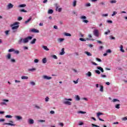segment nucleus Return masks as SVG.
<instances>
[{
  "label": "nucleus",
  "instance_id": "f257e3e1",
  "mask_svg": "<svg viewBox=\"0 0 127 127\" xmlns=\"http://www.w3.org/2000/svg\"><path fill=\"white\" fill-rule=\"evenodd\" d=\"M32 39V37L28 36L26 38L22 39L20 38L18 41V44H21V43H27L29 40H31Z\"/></svg>",
  "mask_w": 127,
  "mask_h": 127
},
{
  "label": "nucleus",
  "instance_id": "f03ea898",
  "mask_svg": "<svg viewBox=\"0 0 127 127\" xmlns=\"http://www.w3.org/2000/svg\"><path fill=\"white\" fill-rule=\"evenodd\" d=\"M64 101L63 102V104H64V105H67L68 106H71V105H72V103H71V102L70 101H72V99L71 98H65L64 99Z\"/></svg>",
  "mask_w": 127,
  "mask_h": 127
},
{
  "label": "nucleus",
  "instance_id": "7ed1b4c3",
  "mask_svg": "<svg viewBox=\"0 0 127 127\" xmlns=\"http://www.w3.org/2000/svg\"><path fill=\"white\" fill-rule=\"evenodd\" d=\"M9 101L8 99H3L2 102L0 103V106H7V104L6 103Z\"/></svg>",
  "mask_w": 127,
  "mask_h": 127
},
{
  "label": "nucleus",
  "instance_id": "20e7f679",
  "mask_svg": "<svg viewBox=\"0 0 127 127\" xmlns=\"http://www.w3.org/2000/svg\"><path fill=\"white\" fill-rule=\"evenodd\" d=\"M93 32L94 36H96V37H99L100 33H99V30L98 29H95Z\"/></svg>",
  "mask_w": 127,
  "mask_h": 127
},
{
  "label": "nucleus",
  "instance_id": "39448f33",
  "mask_svg": "<svg viewBox=\"0 0 127 127\" xmlns=\"http://www.w3.org/2000/svg\"><path fill=\"white\" fill-rule=\"evenodd\" d=\"M11 126V127H14L15 124H13V121H10L9 123H4L3 124V126Z\"/></svg>",
  "mask_w": 127,
  "mask_h": 127
},
{
  "label": "nucleus",
  "instance_id": "423d86ee",
  "mask_svg": "<svg viewBox=\"0 0 127 127\" xmlns=\"http://www.w3.org/2000/svg\"><path fill=\"white\" fill-rule=\"evenodd\" d=\"M102 115H103V113H102L101 112L97 113V117L98 120H99V121H101V122H104V120L100 118V116H102Z\"/></svg>",
  "mask_w": 127,
  "mask_h": 127
},
{
  "label": "nucleus",
  "instance_id": "0eeeda50",
  "mask_svg": "<svg viewBox=\"0 0 127 127\" xmlns=\"http://www.w3.org/2000/svg\"><path fill=\"white\" fill-rule=\"evenodd\" d=\"M43 79H44V80H51V79H52V77L48 76L47 75H43Z\"/></svg>",
  "mask_w": 127,
  "mask_h": 127
},
{
  "label": "nucleus",
  "instance_id": "6e6552de",
  "mask_svg": "<svg viewBox=\"0 0 127 127\" xmlns=\"http://www.w3.org/2000/svg\"><path fill=\"white\" fill-rule=\"evenodd\" d=\"M30 31L31 32H34V33H39V30L34 28L31 29Z\"/></svg>",
  "mask_w": 127,
  "mask_h": 127
},
{
  "label": "nucleus",
  "instance_id": "1a4fd4ad",
  "mask_svg": "<svg viewBox=\"0 0 127 127\" xmlns=\"http://www.w3.org/2000/svg\"><path fill=\"white\" fill-rule=\"evenodd\" d=\"M13 7V4H11V3H9L7 5V9H11V8H12Z\"/></svg>",
  "mask_w": 127,
  "mask_h": 127
},
{
  "label": "nucleus",
  "instance_id": "9d476101",
  "mask_svg": "<svg viewBox=\"0 0 127 127\" xmlns=\"http://www.w3.org/2000/svg\"><path fill=\"white\" fill-rule=\"evenodd\" d=\"M15 118L17 121H21L22 120V117L19 116H16Z\"/></svg>",
  "mask_w": 127,
  "mask_h": 127
},
{
  "label": "nucleus",
  "instance_id": "9b49d317",
  "mask_svg": "<svg viewBox=\"0 0 127 127\" xmlns=\"http://www.w3.org/2000/svg\"><path fill=\"white\" fill-rule=\"evenodd\" d=\"M32 20V17H30L29 19H28L27 20L25 21V24H27V23H29V22H30L31 20Z\"/></svg>",
  "mask_w": 127,
  "mask_h": 127
},
{
  "label": "nucleus",
  "instance_id": "f8f14e48",
  "mask_svg": "<svg viewBox=\"0 0 127 127\" xmlns=\"http://www.w3.org/2000/svg\"><path fill=\"white\" fill-rule=\"evenodd\" d=\"M76 5H77V0H74L72 2V6L73 7H76Z\"/></svg>",
  "mask_w": 127,
  "mask_h": 127
},
{
  "label": "nucleus",
  "instance_id": "ddd939ff",
  "mask_svg": "<svg viewBox=\"0 0 127 127\" xmlns=\"http://www.w3.org/2000/svg\"><path fill=\"white\" fill-rule=\"evenodd\" d=\"M28 123L30 125H33V124H34V120H33V119H29Z\"/></svg>",
  "mask_w": 127,
  "mask_h": 127
},
{
  "label": "nucleus",
  "instance_id": "4468645a",
  "mask_svg": "<svg viewBox=\"0 0 127 127\" xmlns=\"http://www.w3.org/2000/svg\"><path fill=\"white\" fill-rule=\"evenodd\" d=\"M97 69H98V70H100V71H101V72H102V73H104V69L102 67L97 66Z\"/></svg>",
  "mask_w": 127,
  "mask_h": 127
},
{
  "label": "nucleus",
  "instance_id": "2eb2a0df",
  "mask_svg": "<svg viewBox=\"0 0 127 127\" xmlns=\"http://www.w3.org/2000/svg\"><path fill=\"white\" fill-rule=\"evenodd\" d=\"M42 48H43V49L46 51H49V49H48L46 46H42Z\"/></svg>",
  "mask_w": 127,
  "mask_h": 127
},
{
  "label": "nucleus",
  "instance_id": "dca6fc26",
  "mask_svg": "<svg viewBox=\"0 0 127 127\" xmlns=\"http://www.w3.org/2000/svg\"><path fill=\"white\" fill-rule=\"evenodd\" d=\"M19 27V25H16V26H12V29L13 30H14V29H17Z\"/></svg>",
  "mask_w": 127,
  "mask_h": 127
},
{
  "label": "nucleus",
  "instance_id": "f3484780",
  "mask_svg": "<svg viewBox=\"0 0 127 127\" xmlns=\"http://www.w3.org/2000/svg\"><path fill=\"white\" fill-rule=\"evenodd\" d=\"M47 62V59H46V58H44L42 59V63H43V64H45V63H46Z\"/></svg>",
  "mask_w": 127,
  "mask_h": 127
},
{
  "label": "nucleus",
  "instance_id": "a211bd4d",
  "mask_svg": "<svg viewBox=\"0 0 127 127\" xmlns=\"http://www.w3.org/2000/svg\"><path fill=\"white\" fill-rule=\"evenodd\" d=\"M124 46L123 45H121L120 46V51L123 52V53H125V51L124 50Z\"/></svg>",
  "mask_w": 127,
  "mask_h": 127
},
{
  "label": "nucleus",
  "instance_id": "6ab92c4d",
  "mask_svg": "<svg viewBox=\"0 0 127 127\" xmlns=\"http://www.w3.org/2000/svg\"><path fill=\"white\" fill-rule=\"evenodd\" d=\"M86 76H87V77H91V76H92V73L90 71H88L86 74Z\"/></svg>",
  "mask_w": 127,
  "mask_h": 127
},
{
  "label": "nucleus",
  "instance_id": "aec40b11",
  "mask_svg": "<svg viewBox=\"0 0 127 127\" xmlns=\"http://www.w3.org/2000/svg\"><path fill=\"white\" fill-rule=\"evenodd\" d=\"M35 42H36V39L34 38L30 42V43H31V44H35Z\"/></svg>",
  "mask_w": 127,
  "mask_h": 127
},
{
  "label": "nucleus",
  "instance_id": "412c9836",
  "mask_svg": "<svg viewBox=\"0 0 127 127\" xmlns=\"http://www.w3.org/2000/svg\"><path fill=\"white\" fill-rule=\"evenodd\" d=\"M65 54V51H64V48L62 49V52L60 53V55H64Z\"/></svg>",
  "mask_w": 127,
  "mask_h": 127
},
{
  "label": "nucleus",
  "instance_id": "4be33fe9",
  "mask_svg": "<svg viewBox=\"0 0 127 127\" xmlns=\"http://www.w3.org/2000/svg\"><path fill=\"white\" fill-rule=\"evenodd\" d=\"M85 54L87 55V56H92V54L89 52L85 51Z\"/></svg>",
  "mask_w": 127,
  "mask_h": 127
},
{
  "label": "nucleus",
  "instance_id": "5701e85b",
  "mask_svg": "<svg viewBox=\"0 0 127 127\" xmlns=\"http://www.w3.org/2000/svg\"><path fill=\"white\" fill-rule=\"evenodd\" d=\"M64 40H65V39H64V38H60L58 39V41L60 43H61V42H63V41H64Z\"/></svg>",
  "mask_w": 127,
  "mask_h": 127
},
{
  "label": "nucleus",
  "instance_id": "b1692460",
  "mask_svg": "<svg viewBox=\"0 0 127 127\" xmlns=\"http://www.w3.org/2000/svg\"><path fill=\"white\" fill-rule=\"evenodd\" d=\"M21 78L22 80H27V79H28V77L25 76H21Z\"/></svg>",
  "mask_w": 127,
  "mask_h": 127
},
{
  "label": "nucleus",
  "instance_id": "393cba45",
  "mask_svg": "<svg viewBox=\"0 0 127 127\" xmlns=\"http://www.w3.org/2000/svg\"><path fill=\"white\" fill-rule=\"evenodd\" d=\"M6 57L7 59L9 60L10 59V58H11V55L10 54H8Z\"/></svg>",
  "mask_w": 127,
  "mask_h": 127
},
{
  "label": "nucleus",
  "instance_id": "a878e982",
  "mask_svg": "<svg viewBox=\"0 0 127 127\" xmlns=\"http://www.w3.org/2000/svg\"><path fill=\"white\" fill-rule=\"evenodd\" d=\"M109 33H111V30H107V31L104 32L105 35H108Z\"/></svg>",
  "mask_w": 127,
  "mask_h": 127
},
{
  "label": "nucleus",
  "instance_id": "bb28decb",
  "mask_svg": "<svg viewBox=\"0 0 127 127\" xmlns=\"http://www.w3.org/2000/svg\"><path fill=\"white\" fill-rule=\"evenodd\" d=\"M53 10L52 9H49L48 11V13L49 14H52V13H53Z\"/></svg>",
  "mask_w": 127,
  "mask_h": 127
},
{
  "label": "nucleus",
  "instance_id": "cd10ccee",
  "mask_svg": "<svg viewBox=\"0 0 127 127\" xmlns=\"http://www.w3.org/2000/svg\"><path fill=\"white\" fill-rule=\"evenodd\" d=\"M25 6H26V4H20L18 6V7H25Z\"/></svg>",
  "mask_w": 127,
  "mask_h": 127
},
{
  "label": "nucleus",
  "instance_id": "c85d7f7f",
  "mask_svg": "<svg viewBox=\"0 0 127 127\" xmlns=\"http://www.w3.org/2000/svg\"><path fill=\"white\" fill-rule=\"evenodd\" d=\"M100 92H104V86L103 85H100Z\"/></svg>",
  "mask_w": 127,
  "mask_h": 127
},
{
  "label": "nucleus",
  "instance_id": "c756f323",
  "mask_svg": "<svg viewBox=\"0 0 127 127\" xmlns=\"http://www.w3.org/2000/svg\"><path fill=\"white\" fill-rule=\"evenodd\" d=\"M64 35L65 36H71V34H70V33H64Z\"/></svg>",
  "mask_w": 127,
  "mask_h": 127
},
{
  "label": "nucleus",
  "instance_id": "7c9ffc66",
  "mask_svg": "<svg viewBox=\"0 0 127 127\" xmlns=\"http://www.w3.org/2000/svg\"><path fill=\"white\" fill-rule=\"evenodd\" d=\"M19 22H15V23H14L12 25V26H14L15 25H18L19 24Z\"/></svg>",
  "mask_w": 127,
  "mask_h": 127
},
{
  "label": "nucleus",
  "instance_id": "2f4dec72",
  "mask_svg": "<svg viewBox=\"0 0 127 127\" xmlns=\"http://www.w3.org/2000/svg\"><path fill=\"white\" fill-rule=\"evenodd\" d=\"M75 100L76 101H80V96L79 95L75 96Z\"/></svg>",
  "mask_w": 127,
  "mask_h": 127
},
{
  "label": "nucleus",
  "instance_id": "473e14b6",
  "mask_svg": "<svg viewBox=\"0 0 127 127\" xmlns=\"http://www.w3.org/2000/svg\"><path fill=\"white\" fill-rule=\"evenodd\" d=\"M28 71H31L32 72L33 71H36V68H29Z\"/></svg>",
  "mask_w": 127,
  "mask_h": 127
},
{
  "label": "nucleus",
  "instance_id": "72a5a7b5",
  "mask_svg": "<svg viewBox=\"0 0 127 127\" xmlns=\"http://www.w3.org/2000/svg\"><path fill=\"white\" fill-rule=\"evenodd\" d=\"M77 114H81L82 115H83L84 114H86V112L80 111L77 112Z\"/></svg>",
  "mask_w": 127,
  "mask_h": 127
},
{
  "label": "nucleus",
  "instance_id": "f704fd0d",
  "mask_svg": "<svg viewBox=\"0 0 127 127\" xmlns=\"http://www.w3.org/2000/svg\"><path fill=\"white\" fill-rule=\"evenodd\" d=\"M20 12H27V11L24 9H20Z\"/></svg>",
  "mask_w": 127,
  "mask_h": 127
},
{
  "label": "nucleus",
  "instance_id": "c9c22d12",
  "mask_svg": "<svg viewBox=\"0 0 127 127\" xmlns=\"http://www.w3.org/2000/svg\"><path fill=\"white\" fill-rule=\"evenodd\" d=\"M112 102H113V103H115V102H120V100H119L118 99H114L112 100Z\"/></svg>",
  "mask_w": 127,
  "mask_h": 127
},
{
  "label": "nucleus",
  "instance_id": "e433bc0d",
  "mask_svg": "<svg viewBox=\"0 0 127 127\" xmlns=\"http://www.w3.org/2000/svg\"><path fill=\"white\" fill-rule=\"evenodd\" d=\"M5 118H7L8 119H11V118H12V116H11V115H6L5 116Z\"/></svg>",
  "mask_w": 127,
  "mask_h": 127
},
{
  "label": "nucleus",
  "instance_id": "4c0bfd02",
  "mask_svg": "<svg viewBox=\"0 0 127 127\" xmlns=\"http://www.w3.org/2000/svg\"><path fill=\"white\" fill-rule=\"evenodd\" d=\"M80 18L81 19H86L87 18V17H86V16L83 15L80 17Z\"/></svg>",
  "mask_w": 127,
  "mask_h": 127
},
{
  "label": "nucleus",
  "instance_id": "58836bf2",
  "mask_svg": "<svg viewBox=\"0 0 127 127\" xmlns=\"http://www.w3.org/2000/svg\"><path fill=\"white\" fill-rule=\"evenodd\" d=\"M117 2V0H112L110 1V3H116Z\"/></svg>",
  "mask_w": 127,
  "mask_h": 127
},
{
  "label": "nucleus",
  "instance_id": "ea45409f",
  "mask_svg": "<svg viewBox=\"0 0 127 127\" xmlns=\"http://www.w3.org/2000/svg\"><path fill=\"white\" fill-rule=\"evenodd\" d=\"M120 106H121L120 104H117L116 106H115V108L116 109H120L121 107H120Z\"/></svg>",
  "mask_w": 127,
  "mask_h": 127
},
{
  "label": "nucleus",
  "instance_id": "a19ab883",
  "mask_svg": "<svg viewBox=\"0 0 127 127\" xmlns=\"http://www.w3.org/2000/svg\"><path fill=\"white\" fill-rule=\"evenodd\" d=\"M117 13H118V12L114 11L113 13L112 14V16H115V15H116V14H117Z\"/></svg>",
  "mask_w": 127,
  "mask_h": 127
},
{
  "label": "nucleus",
  "instance_id": "79ce46f5",
  "mask_svg": "<svg viewBox=\"0 0 127 127\" xmlns=\"http://www.w3.org/2000/svg\"><path fill=\"white\" fill-rule=\"evenodd\" d=\"M30 84L32 85V86H35V82L33 81H31V82H30Z\"/></svg>",
  "mask_w": 127,
  "mask_h": 127
},
{
  "label": "nucleus",
  "instance_id": "37998d69",
  "mask_svg": "<svg viewBox=\"0 0 127 127\" xmlns=\"http://www.w3.org/2000/svg\"><path fill=\"white\" fill-rule=\"evenodd\" d=\"M96 61H98V62H102V60H101V59H99L98 58H96Z\"/></svg>",
  "mask_w": 127,
  "mask_h": 127
},
{
  "label": "nucleus",
  "instance_id": "c03bdc74",
  "mask_svg": "<svg viewBox=\"0 0 127 127\" xmlns=\"http://www.w3.org/2000/svg\"><path fill=\"white\" fill-rule=\"evenodd\" d=\"M14 51V49H10L8 50V52H13Z\"/></svg>",
  "mask_w": 127,
  "mask_h": 127
},
{
  "label": "nucleus",
  "instance_id": "a18cd8bd",
  "mask_svg": "<svg viewBox=\"0 0 127 127\" xmlns=\"http://www.w3.org/2000/svg\"><path fill=\"white\" fill-rule=\"evenodd\" d=\"M106 53H112V50L108 49L106 51Z\"/></svg>",
  "mask_w": 127,
  "mask_h": 127
},
{
  "label": "nucleus",
  "instance_id": "49530a36",
  "mask_svg": "<svg viewBox=\"0 0 127 127\" xmlns=\"http://www.w3.org/2000/svg\"><path fill=\"white\" fill-rule=\"evenodd\" d=\"M91 126H92V127H100L99 126L96 125H95V124H91Z\"/></svg>",
  "mask_w": 127,
  "mask_h": 127
},
{
  "label": "nucleus",
  "instance_id": "de8ad7c7",
  "mask_svg": "<svg viewBox=\"0 0 127 127\" xmlns=\"http://www.w3.org/2000/svg\"><path fill=\"white\" fill-rule=\"evenodd\" d=\"M102 16L104 17H106V16H109V13H106V14H103L102 15Z\"/></svg>",
  "mask_w": 127,
  "mask_h": 127
},
{
  "label": "nucleus",
  "instance_id": "09e8293b",
  "mask_svg": "<svg viewBox=\"0 0 127 127\" xmlns=\"http://www.w3.org/2000/svg\"><path fill=\"white\" fill-rule=\"evenodd\" d=\"M34 62L35 63H38V62H39V60L38 59H35V60H34Z\"/></svg>",
  "mask_w": 127,
  "mask_h": 127
},
{
  "label": "nucleus",
  "instance_id": "8fccbe9b",
  "mask_svg": "<svg viewBox=\"0 0 127 127\" xmlns=\"http://www.w3.org/2000/svg\"><path fill=\"white\" fill-rule=\"evenodd\" d=\"M52 57L53 58H54V59H58V58H57V56H56V55H54L52 56Z\"/></svg>",
  "mask_w": 127,
  "mask_h": 127
},
{
  "label": "nucleus",
  "instance_id": "3c124183",
  "mask_svg": "<svg viewBox=\"0 0 127 127\" xmlns=\"http://www.w3.org/2000/svg\"><path fill=\"white\" fill-rule=\"evenodd\" d=\"M10 62H11L12 63H15V60H14V59H12L10 60Z\"/></svg>",
  "mask_w": 127,
  "mask_h": 127
},
{
  "label": "nucleus",
  "instance_id": "603ef678",
  "mask_svg": "<svg viewBox=\"0 0 127 127\" xmlns=\"http://www.w3.org/2000/svg\"><path fill=\"white\" fill-rule=\"evenodd\" d=\"M14 52L15 54H19V51L18 50L14 51Z\"/></svg>",
  "mask_w": 127,
  "mask_h": 127
},
{
  "label": "nucleus",
  "instance_id": "864d4df0",
  "mask_svg": "<svg viewBox=\"0 0 127 127\" xmlns=\"http://www.w3.org/2000/svg\"><path fill=\"white\" fill-rule=\"evenodd\" d=\"M79 40H80V41H86V40H85V39L82 38H79Z\"/></svg>",
  "mask_w": 127,
  "mask_h": 127
},
{
  "label": "nucleus",
  "instance_id": "5fc2aeb1",
  "mask_svg": "<svg viewBox=\"0 0 127 127\" xmlns=\"http://www.w3.org/2000/svg\"><path fill=\"white\" fill-rule=\"evenodd\" d=\"M95 72H96L97 74H101V72H100V70H95Z\"/></svg>",
  "mask_w": 127,
  "mask_h": 127
},
{
  "label": "nucleus",
  "instance_id": "6e6d98bb",
  "mask_svg": "<svg viewBox=\"0 0 127 127\" xmlns=\"http://www.w3.org/2000/svg\"><path fill=\"white\" fill-rule=\"evenodd\" d=\"M84 125V123L80 122L78 124V126H83Z\"/></svg>",
  "mask_w": 127,
  "mask_h": 127
},
{
  "label": "nucleus",
  "instance_id": "4d7b16f0",
  "mask_svg": "<svg viewBox=\"0 0 127 127\" xmlns=\"http://www.w3.org/2000/svg\"><path fill=\"white\" fill-rule=\"evenodd\" d=\"M39 123H45V120H38Z\"/></svg>",
  "mask_w": 127,
  "mask_h": 127
},
{
  "label": "nucleus",
  "instance_id": "13d9d810",
  "mask_svg": "<svg viewBox=\"0 0 127 127\" xmlns=\"http://www.w3.org/2000/svg\"><path fill=\"white\" fill-rule=\"evenodd\" d=\"M48 101H49V97H47L45 98V102H48Z\"/></svg>",
  "mask_w": 127,
  "mask_h": 127
},
{
  "label": "nucleus",
  "instance_id": "bf43d9fd",
  "mask_svg": "<svg viewBox=\"0 0 127 127\" xmlns=\"http://www.w3.org/2000/svg\"><path fill=\"white\" fill-rule=\"evenodd\" d=\"M83 22H84V23H88V22H89V21H88L87 20H83Z\"/></svg>",
  "mask_w": 127,
  "mask_h": 127
},
{
  "label": "nucleus",
  "instance_id": "052dcab7",
  "mask_svg": "<svg viewBox=\"0 0 127 127\" xmlns=\"http://www.w3.org/2000/svg\"><path fill=\"white\" fill-rule=\"evenodd\" d=\"M122 121H127V117L123 118Z\"/></svg>",
  "mask_w": 127,
  "mask_h": 127
},
{
  "label": "nucleus",
  "instance_id": "680f3d73",
  "mask_svg": "<svg viewBox=\"0 0 127 127\" xmlns=\"http://www.w3.org/2000/svg\"><path fill=\"white\" fill-rule=\"evenodd\" d=\"M91 5V3H87L85 4V6H90Z\"/></svg>",
  "mask_w": 127,
  "mask_h": 127
},
{
  "label": "nucleus",
  "instance_id": "e2e57ef3",
  "mask_svg": "<svg viewBox=\"0 0 127 127\" xmlns=\"http://www.w3.org/2000/svg\"><path fill=\"white\" fill-rule=\"evenodd\" d=\"M97 43H99V44H103V42L101 41L97 40Z\"/></svg>",
  "mask_w": 127,
  "mask_h": 127
},
{
  "label": "nucleus",
  "instance_id": "0e129e2a",
  "mask_svg": "<svg viewBox=\"0 0 127 127\" xmlns=\"http://www.w3.org/2000/svg\"><path fill=\"white\" fill-rule=\"evenodd\" d=\"M108 23H113V21L108 20H107Z\"/></svg>",
  "mask_w": 127,
  "mask_h": 127
},
{
  "label": "nucleus",
  "instance_id": "69168bd1",
  "mask_svg": "<svg viewBox=\"0 0 127 127\" xmlns=\"http://www.w3.org/2000/svg\"><path fill=\"white\" fill-rule=\"evenodd\" d=\"M62 10V8H59V9H58V11H59V12H61Z\"/></svg>",
  "mask_w": 127,
  "mask_h": 127
},
{
  "label": "nucleus",
  "instance_id": "338daca9",
  "mask_svg": "<svg viewBox=\"0 0 127 127\" xmlns=\"http://www.w3.org/2000/svg\"><path fill=\"white\" fill-rule=\"evenodd\" d=\"M22 19V17H18V20L20 21Z\"/></svg>",
  "mask_w": 127,
  "mask_h": 127
},
{
  "label": "nucleus",
  "instance_id": "774afa93",
  "mask_svg": "<svg viewBox=\"0 0 127 127\" xmlns=\"http://www.w3.org/2000/svg\"><path fill=\"white\" fill-rule=\"evenodd\" d=\"M4 121H5L4 119H0V123H1L2 122H4Z\"/></svg>",
  "mask_w": 127,
  "mask_h": 127
}]
</instances>
